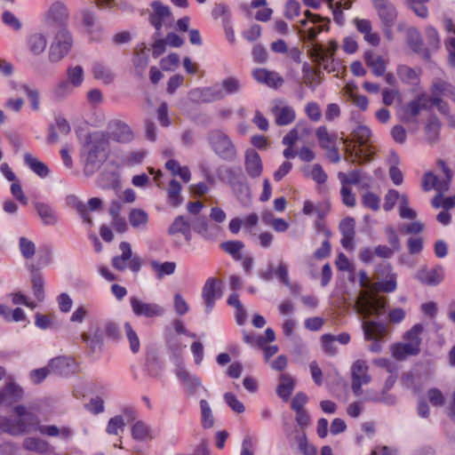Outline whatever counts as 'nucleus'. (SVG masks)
<instances>
[{
    "instance_id": "37",
    "label": "nucleus",
    "mask_w": 455,
    "mask_h": 455,
    "mask_svg": "<svg viewBox=\"0 0 455 455\" xmlns=\"http://www.w3.org/2000/svg\"><path fill=\"white\" fill-rule=\"evenodd\" d=\"M294 388L293 379L288 374H282L280 383L277 386L276 393L284 401H287Z\"/></svg>"
},
{
    "instance_id": "56",
    "label": "nucleus",
    "mask_w": 455,
    "mask_h": 455,
    "mask_svg": "<svg viewBox=\"0 0 455 455\" xmlns=\"http://www.w3.org/2000/svg\"><path fill=\"white\" fill-rule=\"evenodd\" d=\"M19 247H20L21 255L25 259H31L35 255L36 245L31 240H29L24 236H21L19 239Z\"/></svg>"
},
{
    "instance_id": "10",
    "label": "nucleus",
    "mask_w": 455,
    "mask_h": 455,
    "mask_svg": "<svg viewBox=\"0 0 455 455\" xmlns=\"http://www.w3.org/2000/svg\"><path fill=\"white\" fill-rule=\"evenodd\" d=\"M222 296L221 282L216 277L206 279L201 292L204 310L212 312L214 309L215 303Z\"/></svg>"
},
{
    "instance_id": "58",
    "label": "nucleus",
    "mask_w": 455,
    "mask_h": 455,
    "mask_svg": "<svg viewBox=\"0 0 455 455\" xmlns=\"http://www.w3.org/2000/svg\"><path fill=\"white\" fill-rule=\"evenodd\" d=\"M338 178L341 185H357L361 181V172L358 170H354L348 174L340 172L338 173Z\"/></svg>"
},
{
    "instance_id": "62",
    "label": "nucleus",
    "mask_w": 455,
    "mask_h": 455,
    "mask_svg": "<svg viewBox=\"0 0 455 455\" xmlns=\"http://www.w3.org/2000/svg\"><path fill=\"white\" fill-rule=\"evenodd\" d=\"M340 196L342 204L349 208H353L356 204L355 194L348 186L341 185Z\"/></svg>"
},
{
    "instance_id": "63",
    "label": "nucleus",
    "mask_w": 455,
    "mask_h": 455,
    "mask_svg": "<svg viewBox=\"0 0 455 455\" xmlns=\"http://www.w3.org/2000/svg\"><path fill=\"white\" fill-rule=\"evenodd\" d=\"M307 116L313 122H318L322 117V111L319 105L315 101H310L305 106Z\"/></svg>"
},
{
    "instance_id": "40",
    "label": "nucleus",
    "mask_w": 455,
    "mask_h": 455,
    "mask_svg": "<svg viewBox=\"0 0 455 455\" xmlns=\"http://www.w3.org/2000/svg\"><path fill=\"white\" fill-rule=\"evenodd\" d=\"M422 188L425 191L435 189L439 193H443L445 192V184L442 185L436 175L431 172H427L424 174L422 180Z\"/></svg>"
},
{
    "instance_id": "51",
    "label": "nucleus",
    "mask_w": 455,
    "mask_h": 455,
    "mask_svg": "<svg viewBox=\"0 0 455 455\" xmlns=\"http://www.w3.org/2000/svg\"><path fill=\"white\" fill-rule=\"evenodd\" d=\"M202 425L204 428H211L214 425V418L209 403L206 400L200 401Z\"/></svg>"
},
{
    "instance_id": "17",
    "label": "nucleus",
    "mask_w": 455,
    "mask_h": 455,
    "mask_svg": "<svg viewBox=\"0 0 455 455\" xmlns=\"http://www.w3.org/2000/svg\"><path fill=\"white\" fill-rule=\"evenodd\" d=\"M355 226V221L350 217L345 218L339 223V231L342 235L340 243L346 250H352L354 248Z\"/></svg>"
},
{
    "instance_id": "18",
    "label": "nucleus",
    "mask_w": 455,
    "mask_h": 455,
    "mask_svg": "<svg viewBox=\"0 0 455 455\" xmlns=\"http://www.w3.org/2000/svg\"><path fill=\"white\" fill-rule=\"evenodd\" d=\"M244 167L251 178H258L261 175L263 165L260 156L253 149L245 152Z\"/></svg>"
},
{
    "instance_id": "34",
    "label": "nucleus",
    "mask_w": 455,
    "mask_h": 455,
    "mask_svg": "<svg viewBox=\"0 0 455 455\" xmlns=\"http://www.w3.org/2000/svg\"><path fill=\"white\" fill-rule=\"evenodd\" d=\"M22 448L28 451L45 453L49 451V443L38 437H27L22 442Z\"/></svg>"
},
{
    "instance_id": "54",
    "label": "nucleus",
    "mask_w": 455,
    "mask_h": 455,
    "mask_svg": "<svg viewBox=\"0 0 455 455\" xmlns=\"http://www.w3.org/2000/svg\"><path fill=\"white\" fill-rule=\"evenodd\" d=\"M191 227L190 222L183 216H178L175 218L172 225L168 228V234L174 235L176 234H182Z\"/></svg>"
},
{
    "instance_id": "41",
    "label": "nucleus",
    "mask_w": 455,
    "mask_h": 455,
    "mask_svg": "<svg viewBox=\"0 0 455 455\" xmlns=\"http://www.w3.org/2000/svg\"><path fill=\"white\" fill-rule=\"evenodd\" d=\"M68 204L69 206L74 208L80 217L83 219V221L92 225V221L88 213L87 205H85L82 201L78 199L76 196H70L67 198Z\"/></svg>"
},
{
    "instance_id": "49",
    "label": "nucleus",
    "mask_w": 455,
    "mask_h": 455,
    "mask_svg": "<svg viewBox=\"0 0 455 455\" xmlns=\"http://www.w3.org/2000/svg\"><path fill=\"white\" fill-rule=\"evenodd\" d=\"M151 266L156 272L158 278H163L165 275H172L176 269V263L172 261H165L164 263L152 261Z\"/></svg>"
},
{
    "instance_id": "44",
    "label": "nucleus",
    "mask_w": 455,
    "mask_h": 455,
    "mask_svg": "<svg viewBox=\"0 0 455 455\" xmlns=\"http://www.w3.org/2000/svg\"><path fill=\"white\" fill-rule=\"evenodd\" d=\"M423 331V326L419 323L415 324L410 331H408L404 335V339L406 342H408L411 346H413V348H415L419 353V347L421 344V339L420 334Z\"/></svg>"
},
{
    "instance_id": "22",
    "label": "nucleus",
    "mask_w": 455,
    "mask_h": 455,
    "mask_svg": "<svg viewBox=\"0 0 455 455\" xmlns=\"http://www.w3.org/2000/svg\"><path fill=\"white\" fill-rule=\"evenodd\" d=\"M363 328L366 339H380L387 333V325L377 321H363Z\"/></svg>"
},
{
    "instance_id": "13",
    "label": "nucleus",
    "mask_w": 455,
    "mask_h": 455,
    "mask_svg": "<svg viewBox=\"0 0 455 455\" xmlns=\"http://www.w3.org/2000/svg\"><path fill=\"white\" fill-rule=\"evenodd\" d=\"M108 139L119 143H129L133 140V132L126 123L115 119L108 124Z\"/></svg>"
},
{
    "instance_id": "38",
    "label": "nucleus",
    "mask_w": 455,
    "mask_h": 455,
    "mask_svg": "<svg viewBox=\"0 0 455 455\" xmlns=\"http://www.w3.org/2000/svg\"><path fill=\"white\" fill-rule=\"evenodd\" d=\"M391 354L395 358L398 360H403L410 355H415L419 354V352L413 348V346H411L408 342H405L394 344L391 347Z\"/></svg>"
},
{
    "instance_id": "36",
    "label": "nucleus",
    "mask_w": 455,
    "mask_h": 455,
    "mask_svg": "<svg viewBox=\"0 0 455 455\" xmlns=\"http://www.w3.org/2000/svg\"><path fill=\"white\" fill-rule=\"evenodd\" d=\"M48 17L57 23H63L68 17L67 6L61 2L53 3L48 12Z\"/></svg>"
},
{
    "instance_id": "55",
    "label": "nucleus",
    "mask_w": 455,
    "mask_h": 455,
    "mask_svg": "<svg viewBox=\"0 0 455 455\" xmlns=\"http://www.w3.org/2000/svg\"><path fill=\"white\" fill-rule=\"evenodd\" d=\"M241 84L240 81L234 76H229L228 78H225L221 82V88L223 92L226 95L229 94H235L237 93L240 91Z\"/></svg>"
},
{
    "instance_id": "61",
    "label": "nucleus",
    "mask_w": 455,
    "mask_h": 455,
    "mask_svg": "<svg viewBox=\"0 0 455 455\" xmlns=\"http://www.w3.org/2000/svg\"><path fill=\"white\" fill-rule=\"evenodd\" d=\"M407 248L411 255L419 254L424 248V239L422 236H411L407 240Z\"/></svg>"
},
{
    "instance_id": "19",
    "label": "nucleus",
    "mask_w": 455,
    "mask_h": 455,
    "mask_svg": "<svg viewBox=\"0 0 455 455\" xmlns=\"http://www.w3.org/2000/svg\"><path fill=\"white\" fill-rule=\"evenodd\" d=\"M358 32L363 35V39L371 46L379 45L380 42L378 33L372 32V26L370 20L355 18L353 20Z\"/></svg>"
},
{
    "instance_id": "25",
    "label": "nucleus",
    "mask_w": 455,
    "mask_h": 455,
    "mask_svg": "<svg viewBox=\"0 0 455 455\" xmlns=\"http://www.w3.org/2000/svg\"><path fill=\"white\" fill-rule=\"evenodd\" d=\"M272 112L275 116V124L280 126L291 124L296 117L295 110L290 106H275L273 108Z\"/></svg>"
},
{
    "instance_id": "9",
    "label": "nucleus",
    "mask_w": 455,
    "mask_h": 455,
    "mask_svg": "<svg viewBox=\"0 0 455 455\" xmlns=\"http://www.w3.org/2000/svg\"><path fill=\"white\" fill-rule=\"evenodd\" d=\"M73 40L70 33L66 28H61L56 35L49 52V60L58 62L70 51Z\"/></svg>"
},
{
    "instance_id": "43",
    "label": "nucleus",
    "mask_w": 455,
    "mask_h": 455,
    "mask_svg": "<svg viewBox=\"0 0 455 455\" xmlns=\"http://www.w3.org/2000/svg\"><path fill=\"white\" fill-rule=\"evenodd\" d=\"M129 221L135 228H145L148 222V215L142 209H132L129 213Z\"/></svg>"
},
{
    "instance_id": "12",
    "label": "nucleus",
    "mask_w": 455,
    "mask_h": 455,
    "mask_svg": "<svg viewBox=\"0 0 455 455\" xmlns=\"http://www.w3.org/2000/svg\"><path fill=\"white\" fill-rule=\"evenodd\" d=\"M351 373L353 393L355 396H362L363 394L362 386L367 385L371 381L366 362L363 360L355 361L351 367Z\"/></svg>"
},
{
    "instance_id": "32",
    "label": "nucleus",
    "mask_w": 455,
    "mask_h": 455,
    "mask_svg": "<svg viewBox=\"0 0 455 455\" xmlns=\"http://www.w3.org/2000/svg\"><path fill=\"white\" fill-rule=\"evenodd\" d=\"M441 126L442 124L437 116H430L425 126L426 139L429 143H435L439 140Z\"/></svg>"
},
{
    "instance_id": "3",
    "label": "nucleus",
    "mask_w": 455,
    "mask_h": 455,
    "mask_svg": "<svg viewBox=\"0 0 455 455\" xmlns=\"http://www.w3.org/2000/svg\"><path fill=\"white\" fill-rule=\"evenodd\" d=\"M13 411L18 419H11L4 417V433L17 436L37 430L40 419L36 413L30 411L22 404L15 406Z\"/></svg>"
},
{
    "instance_id": "45",
    "label": "nucleus",
    "mask_w": 455,
    "mask_h": 455,
    "mask_svg": "<svg viewBox=\"0 0 455 455\" xmlns=\"http://www.w3.org/2000/svg\"><path fill=\"white\" fill-rule=\"evenodd\" d=\"M133 313H161V308L156 304L144 303L137 298H131Z\"/></svg>"
},
{
    "instance_id": "47",
    "label": "nucleus",
    "mask_w": 455,
    "mask_h": 455,
    "mask_svg": "<svg viewBox=\"0 0 455 455\" xmlns=\"http://www.w3.org/2000/svg\"><path fill=\"white\" fill-rule=\"evenodd\" d=\"M32 289L37 301L42 302L44 299V280L37 271H34L32 274Z\"/></svg>"
},
{
    "instance_id": "28",
    "label": "nucleus",
    "mask_w": 455,
    "mask_h": 455,
    "mask_svg": "<svg viewBox=\"0 0 455 455\" xmlns=\"http://www.w3.org/2000/svg\"><path fill=\"white\" fill-rule=\"evenodd\" d=\"M24 162L39 177L45 178L48 176L50 170L47 165L31 154H24Z\"/></svg>"
},
{
    "instance_id": "42",
    "label": "nucleus",
    "mask_w": 455,
    "mask_h": 455,
    "mask_svg": "<svg viewBox=\"0 0 455 455\" xmlns=\"http://www.w3.org/2000/svg\"><path fill=\"white\" fill-rule=\"evenodd\" d=\"M220 248L231 255L235 260L243 259L241 251L244 248V243L242 241H227L220 244Z\"/></svg>"
},
{
    "instance_id": "21",
    "label": "nucleus",
    "mask_w": 455,
    "mask_h": 455,
    "mask_svg": "<svg viewBox=\"0 0 455 455\" xmlns=\"http://www.w3.org/2000/svg\"><path fill=\"white\" fill-rule=\"evenodd\" d=\"M192 94L203 102H213L225 97L222 89L218 85L196 89Z\"/></svg>"
},
{
    "instance_id": "4",
    "label": "nucleus",
    "mask_w": 455,
    "mask_h": 455,
    "mask_svg": "<svg viewBox=\"0 0 455 455\" xmlns=\"http://www.w3.org/2000/svg\"><path fill=\"white\" fill-rule=\"evenodd\" d=\"M208 143L217 156L226 162H234L237 151L230 137L221 130H212L207 135Z\"/></svg>"
},
{
    "instance_id": "35",
    "label": "nucleus",
    "mask_w": 455,
    "mask_h": 455,
    "mask_svg": "<svg viewBox=\"0 0 455 455\" xmlns=\"http://www.w3.org/2000/svg\"><path fill=\"white\" fill-rule=\"evenodd\" d=\"M182 187L176 180H172L167 188L168 204L172 207H178L182 204V196L180 195Z\"/></svg>"
},
{
    "instance_id": "53",
    "label": "nucleus",
    "mask_w": 455,
    "mask_h": 455,
    "mask_svg": "<svg viewBox=\"0 0 455 455\" xmlns=\"http://www.w3.org/2000/svg\"><path fill=\"white\" fill-rule=\"evenodd\" d=\"M124 331L130 343V349L133 354L140 351V342L136 331L132 329L129 323H124Z\"/></svg>"
},
{
    "instance_id": "46",
    "label": "nucleus",
    "mask_w": 455,
    "mask_h": 455,
    "mask_svg": "<svg viewBox=\"0 0 455 455\" xmlns=\"http://www.w3.org/2000/svg\"><path fill=\"white\" fill-rule=\"evenodd\" d=\"M363 402H377V403H384L386 404H394L395 399L393 395H386L385 390L379 392H374L372 390H368L365 395L363 397Z\"/></svg>"
},
{
    "instance_id": "59",
    "label": "nucleus",
    "mask_w": 455,
    "mask_h": 455,
    "mask_svg": "<svg viewBox=\"0 0 455 455\" xmlns=\"http://www.w3.org/2000/svg\"><path fill=\"white\" fill-rule=\"evenodd\" d=\"M424 229L425 225L419 220H415L411 223L403 224L399 227V230L401 233L413 235L422 233Z\"/></svg>"
},
{
    "instance_id": "14",
    "label": "nucleus",
    "mask_w": 455,
    "mask_h": 455,
    "mask_svg": "<svg viewBox=\"0 0 455 455\" xmlns=\"http://www.w3.org/2000/svg\"><path fill=\"white\" fill-rule=\"evenodd\" d=\"M304 16L309 20V22L315 26L308 28L307 30H299V34L304 35L307 32V38L308 41H314L317 36L323 31H328L330 28V19L322 17L319 14L313 13L307 10Z\"/></svg>"
},
{
    "instance_id": "52",
    "label": "nucleus",
    "mask_w": 455,
    "mask_h": 455,
    "mask_svg": "<svg viewBox=\"0 0 455 455\" xmlns=\"http://www.w3.org/2000/svg\"><path fill=\"white\" fill-rule=\"evenodd\" d=\"M231 188L239 201H247L250 199L251 189L245 178L241 181H235V185L231 186Z\"/></svg>"
},
{
    "instance_id": "6",
    "label": "nucleus",
    "mask_w": 455,
    "mask_h": 455,
    "mask_svg": "<svg viewBox=\"0 0 455 455\" xmlns=\"http://www.w3.org/2000/svg\"><path fill=\"white\" fill-rule=\"evenodd\" d=\"M371 3L380 20L383 32L389 38L397 18V10L389 0H371Z\"/></svg>"
},
{
    "instance_id": "11",
    "label": "nucleus",
    "mask_w": 455,
    "mask_h": 455,
    "mask_svg": "<svg viewBox=\"0 0 455 455\" xmlns=\"http://www.w3.org/2000/svg\"><path fill=\"white\" fill-rule=\"evenodd\" d=\"M337 49L338 44L335 41H330L327 47L316 44L313 52L315 61L329 73L335 71L336 67L333 56Z\"/></svg>"
},
{
    "instance_id": "8",
    "label": "nucleus",
    "mask_w": 455,
    "mask_h": 455,
    "mask_svg": "<svg viewBox=\"0 0 455 455\" xmlns=\"http://www.w3.org/2000/svg\"><path fill=\"white\" fill-rule=\"evenodd\" d=\"M108 140L105 134L99 132L89 136L84 146L86 148L85 170H87L90 165L94 167L97 164L100 155L105 152L108 148Z\"/></svg>"
},
{
    "instance_id": "29",
    "label": "nucleus",
    "mask_w": 455,
    "mask_h": 455,
    "mask_svg": "<svg viewBox=\"0 0 455 455\" xmlns=\"http://www.w3.org/2000/svg\"><path fill=\"white\" fill-rule=\"evenodd\" d=\"M132 435L138 441H147L154 438V431L141 420L136 421L132 427Z\"/></svg>"
},
{
    "instance_id": "1",
    "label": "nucleus",
    "mask_w": 455,
    "mask_h": 455,
    "mask_svg": "<svg viewBox=\"0 0 455 455\" xmlns=\"http://www.w3.org/2000/svg\"><path fill=\"white\" fill-rule=\"evenodd\" d=\"M429 92V97L425 93L418 96L421 109L431 110L435 107L441 115L448 116L449 105L443 98H449L455 102V86L441 78H436L433 81Z\"/></svg>"
},
{
    "instance_id": "7",
    "label": "nucleus",
    "mask_w": 455,
    "mask_h": 455,
    "mask_svg": "<svg viewBox=\"0 0 455 455\" xmlns=\"http://www.w3.org/2000/svg\"><path fill=\"white\" fill-rule=\"evenodd\" d=\"M375 277L379 280L373 283L375 291L379 292H393L396 290V275L393 272L391 264L382 262L375 267Z\"/></svg>"
},
{
    "instance_id": "57",
    "label": "nucleus",
    "mask_w": 455,
    "mask_h": 455,
    "mask_svg": "<svg viewBox=\"0 0 455 455\" xmlns=\"http://www.w3.org/2000/svg\"><path fill=\"white\" fill-rule=\"evenodd\" d=\"M73 85L68 81H60L54 87L52 93L55 99L61 100L73 92Z\"/></svg>"
},
{
    "instance_id": "5",
    "label": "nucleus",
    "mask_w": 455,
    "mask_h": 455,
    "mask_svg": "<svg viewBox=\"0 0 455 455\" xmlns=\"http://www.w3.org/2000/svg\"><path fill=\"white\" fill-rule=\"evenodd\" d=\"M398 202L399 216L404 220H414L416 212L409 206V197L406 194H399L395 189H388L384 197L383 209L390 212Z\"/></svg>"
},
{
    "instance_id": "30",
    "label": "nucleus",
    "mask_w": 455,
    "mask_h": 455,
    "mask_svg": "<svg viewBox=\"0 0 455 455\" xmlns=\"http://www.w3.org/2000/svg\"><path fill=\"white\" fill-rule=\"evenodd\" d=\"M72 364L73 361L70 358L59 356L52 359L48 363V367L51 370V372L64 375L69 371Z\"/></svg>"
},
{
    "instance_id": "20",
    "label": "nucleus",
    "mask_w": 455,
    "mask_h": 455,
    "mask_svg": "<svg viewBox=\"0 0 455 455\" xmlns=\"http://www.w3.org/2000/svg\"><path fill=\"white\" fill-rule=\"evenodd\" d=\"M252 76L259 83L265 84L269 87L277 88L283 83V79L277 73L266 68L253 70Z\"/></svg>"
},
{
    "instance_id": "2",
    "label": "nucleus",
    "mask_w": 455,
    "mask_h": 455,
    "mask_svg": "<svg viewBox=\"0 0 455 455\" xmlns=\"http://www.w3.org/2000/svg\"><path fill=\"white\" fill-rule=\"evenodd\" d=\"M359 284L363 289L357 299V306L360 307L356 313H387L385 309L386 301L379 298V291H375L373 283L365 270L358 272Z\"/></svg>"
},
{
    "instance_id": "31",
    "label": "nucleus",
    "mask_w": 455,
    "mask_h": 455,
    "mask_svg": "<svg viewBox=\"0 0 455 455\" xmlns=\"http://www.w3.org/2000/svg\"><path fill=\"white\" fill-rule=\"evenodd\" d=\"M2 393L4 394V403L8 405L19 402L23 396L22 388L12 381L6 384L5 387L2 389Z\"/></svg>"
},
{
    "instance_id": "15",
    "label": "nucleus",
    "mask_w": 455,
    "mask_h": 455,
    "mask_svg": "<svg viewBox=\"0 0 455 455\" xmlns=\"http://www.w3.org/2000/svg\"><path fill=\"white\" fill-rule=\"evenodd\" d=\"M177 376L182 383L188 396L196 395L200 390H204L205 393L208 392L207 389L202 386L199 378L195 375H191L188 371L180 369L177 371Z\"/></svg>"
},
{
    "instance_id": "27",
    "label": "nucleus",
    "mask_w": 455,
    "mask_h": 455,
    "mask_svg": "<svg viewBox=\"0 0 455 455\" xmlns=\"http://www.w3.org/2000/svg\"><path fill=\"white\" fill-rule=\"evenodd\" d=\"M93 78L101 82L103 84H110L113 83L115 75L112 70L103 63H94L92 68Z\"/></svg>"
},
{
    "instance_id": "48",
    "label": "nucleus",
    "mask_w": 455,
    "mask_h": 455,
    "mask_svg": "<svg viewBox=\"0 0 455 455\" xmlns=\"http://www.w3.org/2000/svg\"><path fill=\"white\" fill-rule=\"evenodd\" d=\"M353 141L358 145L359 148L365 146L371 137L370 128L365 125H359L353 131Z\"/></svg>"
},
{
    "instance_id": "39",
    "label": "nucleus",
    "mask_w": 455,
    "mask_h": 455,
    "mask_svg": "<svg viewBox=\"0 0 455 455\" xmlns=\"http://www.w3.org/2000/svg\"><path fill=\"white\" fill-rule=\"evenodd\" d=\"M315 135L322 148H329L336 143V134H330L326 126L322 125L316 129Z\"/></svg>"
},
{
    "instance_id": "16",
    "label": "nucleus",
    "mask_w": 455,
    "mask_h": 455,
    "mask_svg": "<svg viewBox=\"0 0 455 455\" xmlns=\"http://www.w3.org/2000/svg\"><path fill=\"white\" fill-rule=\"evenodd\" d=\"M152 13L149 16L151 25L160 31L167 19L172 16L169 6L164 5L161 1H153L151 3Z\"/></svg>"
},
{
    "instance_id": "26",
    "label": "nucleus",
    "mask_w": 455,
    "mask_h": 455,
    "mask_svg": "<svg viewBox=\"0 0 455 455\" xmlns=\"http://www.w3.org/2000/svg\"><path fill=\"white\" fill-rule=\"evenodd\" d=\"M366 65L371 69L376 76H381L386 72V62L384 59L372 52H367L364 56Z\"/></svg>"
},
{
    "instance_id": "24",
    "label": "nucleus",
    "mask_w": 455,
    "mask_h": 455,
    "mask_svg": "<svg viewBox=\"0 0 455 455\" xmlns=\"http://www.w3.org/2000/svg\"><path fill=\"white\" fill-rule=\"evenodd\" d=\"M34 206L45 226H52L58 222L57 214L50 204L36 201L34 203Z\"/></svg>"
},
{
    "instance_id": "33",
    "label": "nucleus",
    "mask_w": 455,
    "mask_h": 455,
    "mask_svg": "<svg viewBox=\"0 0 455 455\" xmlns=\"http://www.w3.org/2000/svg\"><path fill=\"white\" fill-rule=\"evenodd\" d=\"M27 44L28 48L32 54L39 55L44 52L47 45V40L44 35L36 33L28 36Z\"/></svg>"
},
{
    "instance_id": "23",
    "label": "nucleus",
    "mask_w": 455,
    "mask_h": 455,
    "mask_svg": "<svg viewBox=\"0 0 455 455\" xmlns=\"http://www.w3.org/2000/svg\"><path fill=\"white\" fill-rule=\"evenodd\" d=\"M419 280L428 285H437L443 279V270L441 267L427 269L422 268L418 272Z\"/></svg>"
},
{
    "instance_id": "64",
    "label": "nucleus",
    "mask_w": 455,
    "mask_h": 455,
    "mask_svg": "<svg viewBox=\"0 0 455 455\" xmlns=\"http://www.w3.org/2000/svg\"><path fill=\"white\" fill-rule=\"evenodd\" d=\"M421 105L417 98L416 100H411L404 107V116L407 120L414 119L419 115Z\"/></svg>"
},
{
    "instance_id": "50",
    "label": "nucleus",
    "mask_w": 455,
    "mask_h": 455,
    "mask_svg": "<svg viewBox=\"0 0 455 455\" xmlns=\"http://www.w3.org/2000/svg\"><path fill=\"white\" fill-rule=\"evenodd\" d=\"M84 68L81 66L69 67L67 69V80L73 87H79L84 82Z\"/></svg>"
},
{
    "instance_id": "60",
    "label": "nucleus",
    "mask_w": 455,
    "mask_h": 455,
    "mask_svg": "<svg viewBox=\"0 0 455 455\" xmlns=\"http://www.w3.org/2000/svg\"><path fill=\"white\" fill-rule=\"evenodd\" d=\"M362 204L364 207L377 212L380 207V198L372 192H367L362 196Z\"/></svg>"
}]
</instances>
